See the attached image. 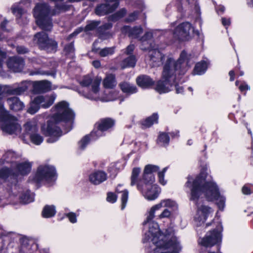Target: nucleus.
Segmentation results:
<instances>
[{"label":"nucleus","instance_id":"obj_1","mask_svg":"<svg viewBox=\"0 0 253 253\" xmlns=\"http://www.w3.org/2000/svg\"><path fill=\"white\" fill-rule=\"evenodd\" d=\"M166 208L157 216V219L170 218L172 211L177 209L176 203L170 199L162 200L158 204L152 206L147 212L146 220L143 222L145 226L148 227V232L145 233L144 242L149 240L156 246L151 253H178L181 250V246L177 238L173 236L171 230H167L165 233L160 231L158 224L153 221L156 211Z\"/></svg>","mask_w":253,"mask_h":253},{"label":"nucleus","instance_id":"obj_2","mask_svg":"<svg viewBox=\"0 0 253 253\" xmlns=\"http://www.w3.org/2000/svg\"><path fill=\"white\" fill-rule=\"evenodd\" d=\"M192 63L187 58L186 53L181 52L177 62L171 58H168L164 65L162 72V80L158 81L156 90L160 93L168 92L173 88L177 93L183 92V87L179 86L177 82L176 75H183L191 67Z\"/></svg>","mask_w":253,"mask_h":253},{"label":"nucleus","instance_id":"obj_3","mask_svg":"<svg viewBox=\"0 0 253 253\" xmlns=\"http://www.w3.org/2000/svg\"><path fill=\"white\" fill-rule=\"evenodd\" d=\"M52 110L54 112L52 117L47 121V125L42 127V132L49 136L46 142L51 143L57 141L62 134L61 129L57 126V124L60 122L67 123L70 130L74 118V114L66 101L58 103Z\"/></svg>","mask_w":253,"mask_h":253},{"label":"nucleus","instance_id":"obj_4","mask_svg":"<svg viewBox=\"0 0 253 253\" xmlns=\"http://www.w3.org/2000/svg\"><path fill=\"white\" fill-rule=\"evenodd\" d=\"M185 186L190 189V200L195 203L204 193L206 198L209 201H216V204L220 210H222L224 206L225 198L220 196L216 185L213 182L205 183V177L202 175L197 176L195 178L188 177Z\"/></svg>","mask_w":253,"mask_h":253},{"label":"nucleus","instance_id":"obj_5","mask_svg":"<svg viewBox=\"0 0 253 253\" xmlns=\"http://www.w3.org/2000/svg\"><path fill=\"white\" fill-rule=\"evenodd\" d=\"M70 6L64 3L56 4L51 9L46 3H38L33 9V15L37 24L42 29L49 31L53 26L51 17L68 10Z\"/></svg>","mask_w":253,"mask_h":253},{"label":"nucleus","instance_id":"obj_6","mask_svg":"<svg viewBox=\"0 0 253 253\" xmlns=\"http://www.w3.org/2000/svg\"><path fill=\"white\" fill-rule=\"evenodd\" d=\"M101 78L98 77H92L91 76H84L80 81V84L84 87L83 91V95L90 100H101L102 101H110L115 99L114 96H108L105 98L99 96L100 84Z\"/></svg>","mask_w":253,"mask_h":253},{"label":"nucleus","instance_id":"obj_7","mask_svg":"<svg viewBox=\"0 0 253 253\" xmlns=\"http://www.w3.org/2000/svg\"><path fill=\"white\" fill-rule=\"evenodd\" d=\"M0 125L3 132L9 134L17 135L21 130L16 118L8 113L1 103H0Z\"/></svg>","mask_w":253,"mask_h":253},{"label":"nucleus","instance_id":"obj_8","mask_svg":"<svg viewBox=\"0 0 253 253\" xmlns=\"http://www.w3.org/2000/svg\"><path fill=\"white\" fill-rule=\"evenodd\" d=\"M32 163L25 162L20 163H12L11 168H2L0 170V178L5 179L9 176L13 177L17 176L19 174L21 175L27 174L31 170Z\"/></svg>","mask_w":253,"mask_h":253},{"label":"nucleus","instance_id":"obj_9","mask_svg":"<svg viewBox=\"0 0 253 253\" xmlns=\"http://www.w3.org/2000/svg\"><path fill=\"white\" fill-rule=\"evenodd\" d=\"M33 40L42 50L48 52H54L56 50L57 43L55 41L49 39L47 35L44 32L35 34Z\"/></svg>","mask_w":253,"mask_h":253},{"label":"nucleus","instance_id":"obj_10","mask_svg":"<svg viewBox=\"0 0 253 253\" xmlns=\"http://www.w3.org/2000/svg\"><path fill=\"white\" fill-rule=\"evenodd\" d=\"M154 182H149V181H144L140 180L137 185L138 190L141 191L143 196L148 200L156 199L160 192V189L158 185L153 184Z\"/></svg>","mask_w":253,"mask_h":253},{"label":"nucleus","instance_id":"obj_11","mask_svg":"<svg viewBox=\"0 0 253 253\" xmlns=\"http://www.w3.org/2000/svg\"><path fill=\"white\" fill-rule=\"evenodd\" d=\"M56 178V171L54 168L47 165L40 166L34 177V180L40 182L45 181L47 182L54 181Z\"/></svg>","mask_w":253,"mask_h":253},{"label":"nucleus","instance_id":"obj_12","mask_svg":"<svg viewBox=\"0 0 253 253\" xmlns=\"http://www.w3.org/2000/svg\"><path fill=\"white\" fill-rule=\"evenodd\" d=\"M28 87V83L26 82H22L17 85L16 84L12 86L0 85V101L5 97V93L9 95H21L27 90ZM0 103L3 104L1 101Z\"/></svg>","mask_w":253,"mask_h":253},{"label":"nucleus","instance_id":"obj_13","mask_svg":"<svg viewBox=\"0 0 253 253\" xmlns=\"http://www.w3.org/2000/svg\"><path fill=\"white\" fill-rule=\"evenodd\" d=\"M114 121L110 118L100 120L95 124V129L91 132L90 137L96 140L103 135V132L109 130L114 125Z\"/></svg>","mask_w":253,"mask_h":253},{"label":"nucleus","instance_id":"obj_14","mask_svg":"<svg viewBox=\"0 0 253 253\" xmlns=\"http://www.w3.org/2000/svg\"><path fill=\"white\" fill-rule=\"evenodd\" d=\"M24 128V141H26V137L27 136H29L31 142L35 145H39L42 142L43 138L38 133V128L35 124L28 122L25 125Z\"/></svg>","mask_w":253,"mask_h":253},{"label":"nucleus","instance_id":"obj_15","mask_svg":"<svg viewBox=\"0 0 253 253\" xmlns=\"http://www.w3.org/2000/svg\"><path fill=\"white\" fill-rule=\"evenodd\" d=\"M153 46L150 48L148 52V56L150 58L149 63L153 67H159L161 66L166 60V63L168 58H171L176 62L172 58L168 56L166 57L159 50L154 48Z\"/></svg>","mask_w":253,"mask_h":253},{"label":"nucleus","instance_id":"obj_16","mask_svg":"<svg viewBox=\"0 0 253 253\" xmlns=\"http://www.w3.org/2000/svg\"><path fill=\"white\" fill-rule=\"evenodd\" d=\"M220 228V226H219L217 229L208 232L205 237L201 239L199 243L204 247H211L220 242L221 237L220 231L219 230Z\"/></svg>","mask_w":253,"mask_h":253},{"label":"nucleus","instance_id":"obj_17","mask_svg":"<svg viewBox=\"0 0 253 253\" xmlns=\"http://www.w3.org/2000/svg\"><path fill=\"white\" fill-rule=\"evenodd\" d=\"M119 0H105V2L97 6L95 13L102 16L114 11L119 6Z\"/></svg>","mask_w":253,"mask_h":253},{"label":"nucleus","instance_id":"obj_18","mask_svg":"<svg viewBox=\"0 0 253 253\" xmlns=\"http://www.w3.org/2000/svg\"><path fill=\"white\" fill-rule=\"evenodd\" d=\"M192 31L191 24L189 22H184L176 27L173 32V36L179 40H186L189 39Z\"/></svg>","mask_w":253,"mask_h":253},{"label":"nucleus","instance_id":"obj_19","mask_svg":"<svg viewBox=\"0 0 253 253\" xmlns=\"http://www.w3.org/2000/svg\"><path fill=\"white\" fill-rule=\"evenodd\" d=\"M197 207L194 220L197 226H201L205 222L207 217L213 212V210L209 207L204 205H198Z\"/></svg>","mask_w":253,"mask_h":253},{"label":"nucleus","instance_id":"obj_20","mask_svg":"<svg viewBox=\"0 0 253 253\" xmlns=\"http://www.w3.org/2000/svg\"><path fill=\"white\" fill-rule=\"evenodd\" d=\"M56 98V95L55 93L41 95L36 97V101L40 104L41 108L46 109L53 104Z\"/></svg>","mask_w":253,"mask_h":253},{"label":"nucleus","instance_id":"obj_21","mask_svg":"<svg viewBox=\"0 0 253 253\" xmlns=\"http://www.w3.org/2000/svg\"><path fill=\"white\" fill-rule=\"evenodd\" d=\"M7 66L15 72H20L24 66V62L22 58L19 57H12L8 59Z\"/></svg>","mask_w":253,"mask_h":253},{"label":"nucleus","instance_id":"obj_22","mask_svg":"<svg viewBox=\"0 0 253 253\" xmlns=\"http://www.w3.org/2000/svg\"><path fill=\"white\" fill-rule=\"evenodd\" d=\"M159 169V168L155 165H146L143 171V180L144 181H149V182H154L155 177L153 173L157 171Z\"/></svg>","mask_w":253,"mask_h":253},{"label":"nucleus","instance_id":"obj_23","mask_svg":"<svg viewBox=\"0 0 253 253\" xmlns=\"http://www.w3.org/2000/svg\"><path fill=\"white\" fill-rule=\"evenodd\" d=\"M107 179L106 174L102 171L94 172L90 174L89 179L90 182L95 185L99 184Z\"/></svg>","mask_w":253,"mask_h":253},{"label":"nucleus","instance_id":"obj_24","mask_svg":"<svg viewBox=\"0 0 253 253\" xmlns=\"http://www.w3.org/2000/svg\"><path fill=\"white\" fill-rule=\"evenodd\" d=\"M50 89V83L46 81L36 82L33 84V90L36 93L46 92Z\"/></svg>","mask_w":253,"mask_h":253},{"label":"nucleus","instance_id":"obj_25","mask_svg":"<svg viewBox=\"0 0 253 253\" xmlns=\"http://www.w3.org/2000/svg\"><path fill=\"white\" fill-rule=\"evenodd\" d=\"M137 84L142 88H146L154 84V81L148 76L142 75L136 79Z\"/></svg>","mask_w":253,"mask_h":253},{"label":"nucleus","instance_id":"obj_26","mask_svg":"<svg viewBox=\"0 0 253 253\" xmlns=\"http://www.w3.org/2000/svg\"><path fill=\"white\" fill-rule=\"evenodd\" d=\"M7 102L11 109L15 111L21 110L24 107L23 103L16 97H12L8 98Z\"/></svg>","mask_w":253,"mask_h":253},{"label":"nucleus","instance_id":"obj_27","mask_svg":"<svg viewBox=\"0 0 253 253\" xmlns=\"http://www.w3.org/2000/svg\"><path fill=\"white\" fill-rule=\"evenodd\" d=\"M123 30L127 32L128 36L131 38L138 39L139 35L143 32V29L140 26H136L133 28H130L128 26H125Z\"/></svg>","mask_w":253,"mask_h":253},{"label":"nucleus","instance_id":"obj_28","mask_svg":"<svg viewBox=\"0 0 253 253\" xmlns=\"http://www.w3.org/2000/svg\"><path fill=\"white\" fill-rule=\"evenodd\" d=\"M117 194H121V199L122 201L121 209L124 210L126 207L128 196V192L127 190L123 189L122 185H118L116 189Z\"/></svg>","mask_w":253,"mask_h":253},{"label":"nucleus","instance_id":"obj_29","mask_svg":"<svg viewBox=\"0 0 253 253\" xmlns=\"http://www.w3.org/2000/svg\"><path fill=\"white\" fill-rule=\"evenodd\" d=\"M122 91L127 94H131L137 92L136 87L132 84L126 82H123L119 84Z\"/></svg>","mask_w":253,"mask_h":253},{"label":"nucleus","instance_id":"obj_30","mask_svg":"<svg viewBox=\"0 0 253 253\" xmlns=\"http://www.w3.org/2000/svg\"><path fill=\"white\" fill-rule=\"evenodd\" d=\"M153 34L151 32H146L145 35L139 38V40L141 42L142 45L141 49L142 50H147L152 46L151 44L148 43V41L152 38Z\"/></svg>","mask_w":253,"mask_h":253},{"label":"nucleus","instance_id":"obj_31","mask_svg":"<svg viewBox=\"0 0 253 253\" xmlns=\"http://www.w3.org/2000/svg\"><path fill=\"white\" fill-rule=\"evenodd\" d=\"M103 86L105 88H113L116 86L117 81L115 76L112 74H107L103 82Z\"/></svg>","mask_w":253,"mask_h":253},{"label":"nucleus","instance_id":"obj_32","mask_svg":"<svg viewBox=\"0 0 253 253\" xmlns=\"http://www.w3.org/2000/svg\"><path fill=\"white\" fill-rule=\"evenodd\" d=\"M195 0H176L175 5L177 10L180 11L183 9H187L191 7L192 4H195Z\"/></svg>","mask_w":253,"mask_h":253},{"label":"nucleus","instance_id":"obj_33","mask_svg":"<svg viewBox=\"0 0 253 253\" xmlns=\"http://www.w3.org/2000/svg\"><path fill=\"white\" fill-rule=\"evenodd\" d=\"M56 213L55 207L53 205H46L42 211V216L44 218H50Z\"/></svg>","mask_w":253,"mask_h":253},{"label":"nucleus","instance_id":"obj_34","mask_svg":"<svg viewBox=\"0 0 253 253\" xmlns=\"http://www.w3.org/2000/svg\"><path fill=\"white\" fill-rule=\"evenodd\" d=\"M158 120V115L154 113L151 116L148 117L145 120L141 122L143 128H147L152 126L154 123H157Z\"/></svg>","mask_w":253,"mask_h":253},{"label":"nucleus","instance_id":"obj_35","mask_svg":"<svg viewBox=\"0 0 253 253\" xmlns=\"http://www.w3.org/2000/svg\"><path fill=\"white\" fill-rule=\"evenodd\" d=\"M136 58L134 55H130L128 57L125 59L122 63V68L126 67H133L136 64Z\"/></svg>","mask_w":253,"mask_h":253},{"label":"nucleus","instance_id":"obj_36","mask_svg":"<svg viewBox=\"0 0 253 253\" xmlns=\"http://www.w3.org/2000/svg\"><path fill=\"white\" fill-rule=\"evenodd\" d=\"M207 67V63L205 61L200 62L195 65L194 72L195 74L202 75L206 72Z\"/></svg>","mask_w":253,"mask_h":253},{"label":"nucleus","instance_id":"obj_37","mask_svg":"<svg viewBox=\"0 0 253 253\" xmlns=\"http://www.w3.org/2000/svg\"><path fill=\"white\" fill-rule=\"evenodd\" d=\"M140 169L138 168H135L133 169L131 176V183L130 185L131 186L134 185L135 184L137 183V185H138V182L140 180H142V184H144V181L143 180V178L142 179H140L139 180H138L137 177L140 173Z\"/></svg>","mask_w":253,"mask_h":253},{"label":"nucleus","instance_id":"obj_38","mask_svg":"<svg viewBox=\"0 0 253 253\" xmlns=\"http://www.w3.org/2000/svg\"><path fill=\"white\" fill-rule=\"evenodd\" d=\"M169 137L168 134L165 132H160L157 139V143L161 146H165L168 144Z\"/></svg>","mask_w":253,"mask_h":253},{"label":"nucleus","instance_id":"obj_39","mask_svg":"<svg viewBox=\"0 0 253 253\" xmlns=\"http://www.w3.org/2000/svg\"><path fill=\"white\" fill-rule=\"evenodd\" d=\"M13 13L18 18H20L24 14L25 11L18 4H14L11 7Z\"/></svg>","mask_w":253,"mask_h":253},{"label":"nucleus","instance_id":"obj_40","mask_svg":"<svg viewBox=\"0 0 253 253\" xmlns=\"http://www.w3.org/2000/svg\"><path fill=\"white\" fill-rule=\"evenodd\" d=\"M41 108L39 103L36 101V97L34 98L28 109V112L31 114H34Z\"/></svg>","mask_w":253,"mask_h":253},{"label":"nucleus","instance_id":"obj_41","mask_svg":"<svg viewBox=\"0 0 253 253\" xmlns=\"http://www.w3.org/2000/svg\"><path fill=\"white\" fill-rule=\"evenodd\" d=\"M34 197L33 194L29 192L25 193L21 197V201L24 204H28L34 201Z\"/></svg>","mask_w":253,"mask_h":253},{"label":"nucleus","instance_id":"obj_42","mask_svg":"<svg viewBox=\"0 0 253 253\" xmlns=\"http://www.w3.org/2000/svg\"><path fill=\"white\" fill-rule=\"evenodd\" d=\"M114 53V47H106L101 49L99 52V54L101 57H105L112 55Z\"/></svg>","mask_w":253,"mask_h":253},{"label":"nucleus","instance_id":"obj_43","mask_svg":"<svg viewBox=\"0 0 253 253\" xmlns=\"http://www.w3.org/2000/svg\"><path fill=\"white\" fill-rule=\"evenodd\" d=\"M64 52L70 57L74 56V47L72 42L66 45L64 47Z\"/></svg>","mask_w":253,"mask_h":253},{"label":"nucleus","instance_id":"obj_44","mask_svg":"<svg viewBox=\"0 0 253 253\" xmlns=\"http://www.w3.org/2000/svg\"><path fill=\"white\" fill-rule=\"evenodd\" d=\"M99 24H100L99 21H92L86 25V26L85 27L84 30L86 32H89L90 31L93 30L97 27V26Z\"/></svg>","mask_w":253,"mask_h":253},{"label":"nucleus","instance_id":"obj_45","mask_svg":"<svg viewBox=\"0 0 253 253\" xmlns=\"http://www.w3.org/2000/svg\"><path fill=\"white\" fill-rule=\"evenodd\" d=\"M126 11L125 9L122 8L119 11L113 14L111 18L113 20H116L119 18L123 17L126 13Z\"/></svg>","mask_w":253,"mask_h":253},{"label":"nucleus","instance_id":"obj_46","mask_svg":"<svg viewBox=\"0 0 253 253\" xmlns=\"http://www.w3.org/2000/svg\"><path fill=\"white\" fill-rule=\"evenodd\" d=\"M89 136L88 135L85 136L79 142V147L81 149H84L86 145L88 143L90 140Z\"/></svg>","mask_w":253,"mask_h":253},{"label":"nucleus","instance_id":"obj_47","mask_svg":"<svg viewBox=\"0 0 253 253\" xmlns=\"http://www.w3.org/2000/svg\"><path fill=\"white\" fill-rule=\"evenodd\" d=\"M167 169V168H165L163 169L162 171L158 172V177L159 179V182L161 184L164 185L166 183V181L164 179V174Z\"/></svg>","mask_w":253,"mask_h":253},{"label":"nucleus","instance_id":"obj_48","mask_svg":"<svg viewBox=\"0 0 253 253\" xmlns=\"http://www.w3.org/2000/svg\"><path fill=\"white\" fill-rule=\"evenodd\" d=\"M107 200L109 202L114 203L117 200V196L112 192H109L107 194Z\"/></svg>","mask_w":253,"mask_h":253},{"label":"nucleus","instance_id":"obj_49","mask_svg":"<svg viewBox=\"0 0 253 253\" xmlns=\"http://www.w3.org/2000/svg\"><path fill=\"white\" fill-rule=\"evenodd\" d=\"M66 216L69 218L71 223H75L77 222V215L75 213L71 212L67 213Z\"/></svg>","mask_w":253,"mask_h":253},{"label":"nucleus","instance_id":"obj_50","mask_svg":"<svg viewBox=\"0 0 253 253\" xmlns=\"http://www.w3.org/2000/svg\"><path fill=\"white\" fill-rule=\"evenodd\" d=\"M138 15V12L137 11H135L133 13H130L126 19L127 21L132 22L135 20L137 18Z\"/></svg>","mask_w":253,"mask_h":253},{"label":"nucleus","instance_id":"obj_51","mask_svg":"<svg viewBox=\"0 0 253 253\" xmlns=\"http://www.w3.org/2000/svg\"><path fill=\"white\" fill-rule=\"evenodd\" d=\"M16 51L18 54H25L29 51L27 48L23 46H18L16 47Z\"/></svg>","mask_w":253,"mask_h":253},{"label":"nucleus","instance_id":"obj_52","mask_svg":"<svg viewBox=\"0 0 253 253\" xmlns=\"http://www.w3.org/2000/svg\"><path fill=\"white\" fill-rule=\"evenodd\" d=\"M14 153L11 151L7 152L3 156L4 159L6 162H9L10 159H11L14 157Z\"/></svg>","mask_w":253,"mask_h":253},{"label":"nucleus","instance_id":"obj_53","mask_svg":"<svg viewBox=\"0 0 253 253\" xmlns=\"http://www.w3.org/2000/svg\"><path fill=\"white\" fill-rule=\"evenodd\" d=\"M242 191L243 193L245 195H249L253 192V191H252L247 185H245L243 187Z\"/></svg>","mask_w":253,"mask_h":253},{"label":"nucleus","instance_id":"obj_54","mask_svg":"<svg viewBox=\"0 0 253 253\" xmlns=\"http://www.w3.org/2000/svg\"><path fill=\"white\" fill-rule=\"evenodd\" d=\"M82 31V29H78L75 31L67 37V40L70 41L73 37L77 36Z\"/></svg>","mask_w":253,"mask_h":253},{"label":"nucleus","instance_id":"obj_55","mask_svg":"<svg viewBox=\"0 0 253 253\" xmlns=\"http://www.w3.org/2000/svg\"><path fill=\"white\" fill-rule=\"evenodd\" d=\"M134 49V45L133 44H130L129 45L125 50V53L127 55L131 54V53L133 52V50Z\"/></svg>","mask_w":253,"mask_h":253},{"label":"nucleus","instance_id":"obj_56","mask_svg":"<svg viewBox=\"0 0 253 253\" xmlns=\"http://www.w3.org/2000/svg\"><path fill=\"white\" fill-rule=\"evenodd\" d=\"M8 21L6 20H4L3 21H2L1 23V28L3 31L8 32L10 31V29H6V26L8 24Z\"/></svg>","mask_w":253,"mask_h":253},{"label":"nucleus","instance_id":"obj_57","mask_svg":"<svg viewBox=\"0 0 253 253\" xmlns=\"http://www.w3.org/2000/svg\"><path fill=\"white\" fill-rule=\"evenodd\" d=\"M222 24L224 26H228L230 24V20L229 19L222 18Z\"/></svg>","mask_w":253,"mask_h":253},{"label":"nucleus","instance_id":"obj_58","mask_svg":"<svg viewBox=\"0 0 253 253\" xmlns=\"http://www.w3.org/2000/svg\"><path fill=\"white\" fill-rule=\"evenodd\" d=\"M239 89L241 91H243L245 90H250V87L248 84H241L239 86Z\"/></svg>","mask_w":253,"mask_h":253},{"label":"nucleus","instance_id":"obj_59","mask_svg":"<svg viewBox=\"0 0 253 253\" xmlns=\"http://www.w3.org/2000/svg\"><path fill=\"white\" fill-rule=\"evenodd\" d=\"M92 65L95 68H98L100 67L101 64L99 61L98 60H95L92 62Z\"/></svg>","mask_w":253,"mask_h":253},{"label":"nucleus","instance_id":"obj_60","mask_svg":"<svg viewBox=\"0 0 253 253\" xmlns=\"http://www.w3.org/2000/svg\"><path fill=\"white\" fill-rule=\"evenodd\" d=\"M112 27V25L110 23H106L102 26V28L104 30L109 29Z\"/></svg>","mask_w":253,"mask_h":253},{"label":"nucleus","instance_id":"obj_61","mask_svg":"<svg viewBox=\"0 0 253 253\" xmlns=\"http://www.w3.org/2000/svg\"><path fill=\"white\" fill-rule=\"evenodd\" d=\"M229 75L230 76V81H233L234 80V76L235 73L233 71H230L229 73Z\"/></svg>","mask_w":253,"mask_h":253},{"label":"nucleus","instance_id":"obj_62","mask_svg":"<svg viewBox=\"0 0 253 253\" xmlns=\"http://www.w3.org/2000/svg\"><path fill=\"white\" fill-rule=\"evenodd\" d=\"M225 7L223 6H219L218 9V12H221L223 13L225 10Z\"/></svg>","mask_w":253,"mask_h":253},{"label":"nucleus","instance_id":"obj_63","mask_svg":"<svg viewBox=\"0 0 253 253\" xmlns=\"http://www.w3.org/2000/svg\"><path fill=\"white\" fill-rule=\"evenodd\" d=\"M173 4V2L170 3L169 4H168L166 7V10L169 11L171 7L172 4Z\"/></svg>","mask_w":253,"mask_h":253},{"label":"nucleus","instance_id":"obj_64","mask_svg":"<svg viewBox=\"0 0 253 253\" xmlns=\"http://www.w3.org/2000/svg\"><path fill=\"white\" fill-rule=\"evenodd\" d=\"M248 5L251 7H253V0H248Z\"/></svg>","mask_w":253,"mask_h":253}]
</instances>
